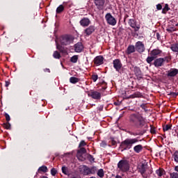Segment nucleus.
I'll use <instances>...</instances> for the list:
<instances>
[{"mask_svg": "<svg viewBox=\"0 0 178 178\" xmlns=\"http://www.w3.org/2000/svg\"><path fill=\"white\" fill-rule=\"evenodd\" d=\"M9 84H10L9 81H6V87H9Z\"/></svg>", "mask_w": 178, "mask_h": 178, "instance_id": "nucleus-48", "label": "nucleus"}, {"mask_svg": "<svg viewBox=\"0 0 178 178\" xmlns=\"http://www.w3.org/2000/svg\"><path fill=\"white\" fill-rule=\"evenodd\" d=\"M48 70V72H49V70Z\"/></svg>", "mask_w": 178, "mask_h": 178, "instance_id": "nucleus-54", "label": "nucleus"}, {"mask_svg": "<svg viewBox=\"0 0 178 178\" xmlns=\"http://www.w3.org/2000/svg\"><path fill=\"white\" fill-rule=\"evenodd\" d=\"M106 22H107V24L110 26H116V23L118 22L116 21V19L112 16V14L110 13H107L105 15Z\"/></svg>", "mask_w": 178, "mask_h": 178, "instance_id": "nucleus-5", "label": "nucleus"}, {"mask_svg": "<svg viewBox=\"0 0 178 178\" xmlns=\"http://www.w3.org/2000/svg\"><path fill=\"white\" fill-rule=\"evenodd\" d=\"M178 74V69L177 68H170L167 72L168 77H176Z\"/></svg>", "mask_w": 178, "mask_h": 178, "instance_id": "nucleus-10", "label": "nucleus"}, {"mask_svg": "<svg viewBox=\"0 0 178 178\" xmlns=\"http://www.w3.org/2000/svg\"><path fill=\"white\" fill-rule=\"evenodd\" d=\"M97 176H99V177H104V170L103 169H100L98 170Z\"/></svg>", "mask_w": 178, "mask_h": 178, "instance_id": "nucleus-37", "label": "nucleus"}, {"mask_svg": "<svg viewBox=\"0 0 178 178\" xmlns=\"http://www.w3.org/2000/svg\"><path fill=\"white\" fill-rule=\"evenodd\" d=\"M169 10H170L169 5L168 3L165 4L164 8L162 9V13H163V15H166Z\"/></svg>", "mask_w": 178, "mask_h": 178, "instance_id": "nucleus-25", "label": "nucleus"}, {"mask_svg": "<svg viewBox=\"0 0 178 178\" xmlns=\"http://www.w3.org/2000/svg\"><path fill=\"white\" fill-rule=\"evenodd\" d=\"M3 128L6 129L7 130H9L10 129V124L9 122H6L3 124Z\"/></svg>", "mask_w": 178, "mask_h": 178, "instance_id": "nucleus-40", "label": "nucleus"}, {"mask_svg": "<svg viewBox=\"0 0 178 178\" xmlns=\"http://www.w3.org/2000/svg\"><path fill=\"white\" fill-rule=\"evenodd\" d=\"M175 172H178V166L177 165L175 167Z\"/></svg>", "mask_w": 178, "mask_h": 178, "instance_id": "nucleus-50", "label": "nucleus"}, {"mask_svg": "<svg viewBox=\"0 0 178 178\" xmlns=\"http://www.w3.org/2000/svg\"><path fill=\"white\" fill-rule=\"evenodd\" d=\"M95 31V26H90L89 27L86 28L83 33L86 36L91 35Z\"/></svg>", "mask_w": 178, "mask_h": 178, "instance_id": "nucleus-12", "label": "nucleus"}, {"mask_svg": "<svg viewBox=\"0 0 178 178\" xmlns=\"http://www.w3.org/2000/svg\"><path fill=\"white\" fill-rule=\"evenodd\" d=\"M133 52H136V47L134 45H129L127 50V54L130 55V54H133Z\"/></svg>", "mask_w": 178, "mask_h": 178, "instance_id": "nucleus-23", "label": "nucleus"}, {"mask_svg": "<svg viewBox=\"0 0 178 178\" xmlns=\"http://www.w3.org/2000/svg\"><path fill=\"white\" fill-rule=\"evenodd\" d=\"M171 129H172V125L170 124H167L163 127V131H168Z\"/></svg>", "mask_w": 178, "mask_h": 178, "instance_id": "nucleus-35", "label": "nucleus"}, {"mask_svg": "<svg viewBox=\"0 0 178 178\" xmlns=\"http://www.w3.org/2000/svg\"><path fill=\"white\" fill-rule=\"evenodd\" d=\"M94 63L95 65H97V66H99L104 63V57L101 56H98L94 59Z\"/></svg>", "mask_w": 178, "mask_h": 178, "instance_id": "nucleus-15", "label": "nucleus"}, {"mask_svg": "<svg viewBox=\"0 0 178 178\" xmlns=\"http://www.w3.org/2000/svg\"><path fill=\"white\" fill-rule=\"evenodd\" d=\"M95 5H96L97 9L102 10L104 9V5H105V0H94Z\"/></svg>", "mask_w": 178, "mask_h": 178, "instance_id": "nucleus-14", "label": "nucleus"}, {"mask_svg": "<svg viewBox=\"0 0 178 178\" xmlns=\"http://www.w3.org/2000/svg\"><path fill=\"white\" fill-rule=\"evenodd\" d=\"M135 48L136 51L140 53H143L145 51V47L144 46V44H143V42H137L135 45Z\"/></svg>", "mask_w": 178, "mask_h": 178, "instance_id": "nucleus-7", "label": "nucleus"}, {"mask_svg": "<svg viewBox=\"0 0 178 178\" xmlns=\"http://www.w3.org/2000/svg\"><path fill=\"white\" fill-rule=\"evenodd\" d=\"M51 173L52 176H55L56 175V173H57V171H56V170L55 168H52L51 170Z\"/></svg>", "mask_w": 178, "mask_h": 178, "instance_id": "nucleus-44", "label": "nucleus"}, {"mask_svg": "<svg viewBox=\"0 0 178 178\" xmlns=\"http://www.w3.org/2000/svg\"><path fill=\"white\" fill-rule=\"evenodd\" d=\"M129 134H131V136H138L139 134L137 133H134V132H129Z\"/></svg>", "mask_w": 178, "mask_h": 178, "instance_id": "nucleus-47", "label": "nucleus"}, {"mask_svg": "<svg viewBox=\"0 0 178 178\" xmlns=\"http://www.w3.org/2000/svg\"><path fill=\"white\" fill-rule=\"evenodd\" d=\"M38 173H41V172H43V173H47L48 172V168H47V166L43 165L38 168Z\"/></svg>", "mask_w": 178, "mask_h": 178, "instance_id": "nucleus-24", "label": "nucleus"}, {"mask_svg": "<svg viewBox=\"0 0 178 178\" xmlns=\"http://www.w3.org/2000/svg\"><path fill=\"white\" fill-rule=\"evenodd\" d=\"M5 118H6V120L7 122H9L10 120V116H9V114H8L6 113H5Z\"/></svg>", "mask_w": 178, "mask_h": 178, "instance_id": "nucleus-45", "label": "nucleus"}, {"mask_svg": "<svg viewBox=\"0 0 178 178\" xmlns=\"http://www.w3.org/2000/svg\"><path fill=\"white\" fill-rule=\"evenodd\" d=\"M84 49V47L83 46V43L78 42L76 44H74V51L75 52L80 53L81 51Z\"/></svg>", "mask_w": 178, "mask_h": 178, "instance_id": "nucleus-17", "label": "nucleus"}, {"mask_svg": "<svg viewBox=\"0 0 178 178\" xmlns=\"http://www.w3.org/2000/svg\"><path fill=\"white\" fill-rule=\"evenodd\" d=\"M57 49H59L60 52H62V54H67V50L59 44H57Z\"/></svg>", "mask_w": 178, "mask_h": 178, "instance_id": "nucleus-31", "label": "nucleus"}, {"mask_svg": "<svg viewBox=\"0 0 178 178\" xmlns=\"http://www.w3.org/2000/svg\"><path fill=\"white\" fill-rule=\"evenodd\" d=\"M88 96L91 97L93 99H99L101 98V92L95 90H91L89 92Z\"/></svg>", "mask_w": 178, "mask_h": 178, "instance_id": "nucleus-8", "label": "nucleus"}, {"mask_svg": "<svg viewBox=\"0 0 178 178\" xmlns=\"http://www.w3.org/2000/svg\"><path fill=\"white\" fill-rule=\"evenodd\" d=\"M62 172L66 176H70V171H69V168L66 165H63L61 168Z\"/></svg>", "mask_w": 178, "mask_h": 178, "instance_id": "nucleus-21", "label": "nucleus"}, {"mask_svg": "<svg viewBox=\"0 0 178 178\" xmlns=\"http://www.w3.org/2000/svg\"><path fill=\"white\" fill-rule=\"evenodd\" d=\"M63 10H65V7L63 6V5H60L57 8H56V13L59 14V13H62V12H63Z\"/></svg>", "mask_w": 178, "mask_h": 178, "instance_id": "nucleus-30", "label": "nucleus"}, {"mask_svg": "<svg viewBox=\"0 0 178 178\" xmlns=\"http://www.w3.org/2000/svg\"><path fill=\"white\" fill-rule=\"evenodd\" d=\"M156 9L157 10H162V5L161 3H159L156 5Z\"/></svg>", "mask_w": 178, "mask_h": 178, "instance_id": "nucleus-46", "label": "nucleus"}, {"mask_svg": "<svg viewBox=\"0 0 178 178\" xmlns=\"http://www.w3.org/2000/svg\"><path fill=\"white\" fill-rule=\"evenodd\" d=\"M172 158L175 162H177V163H178V151H175L174 152V154H172Z\"/></svg>", "mask_w": 178, "mask_h": 178, "instance_id": "nucleus-34", "label": "nucleus"}, {"mask_svg": "<svg viewBox=\"0 0 178 178\" xmlns=\"http://www.w3.org/2000/svg\"><path fill=\"white\" fill-rule=\"evenodd\" d=\"M115 144H116V142L113 140V145H115Z\"/></svg>", "mask_w": 178, "mask_h": 178, "instance_id": "nucleus-53", "label": "nucleus"}, {"mask_svg": "<svg viewBox=\"0 0 178 178\" xmlns=\"http://www.w3.org/2000/svg\"><path fill=\"white\" fill-rule=\"evenodd\" d=\"M129 24L132 29H134L135 31H138V30H140V26L136 25V21L134 19H129Z\"/></svg>", "mask_w": 178, "mask_h": 178, "instance_id": "nucleus-18", "label": "nucleus"}, {"mask_svg": "<svg viewBox=\"0 0 178 178\" xmlns=\"http://www.w3.org/2000/svg\"><path fill=\"white\" fill-rule=\"evenodd\" d=\"M170 49L172 52H178V43L172 44Z\"/></svg>", "mask_w": 178, "mask_h": 178, "instance_id": "nucleus-27", "label": "nucleus"}, {"mask_svg": "<svg viewBox=\"0 0 178 178\" xmlns=\"http://www.w3.org/2000/svg\"><path fill=\"white\" fill-rule=\"evenodd\" d=\"M80 25L82 26V27H88L90 24H91V21H90V19L87 17H83L82 19L79 22Z\"/></svg>", "mask_w": 178, "mask_h": 178, "instance_id": "nucleus-13", "label": "nucleus"}, {"mask_svg": "<svg viewBox=\"0 0 178 178\" xmlns=\"http://www.w3.org/2000/svg\"><path fill=\"white\" fill-rule=\"evenodd\" d=\"M170 178H178V173L177 172H171L170 174Z\"/></svg>", "mask_w": 178, "mask_h": 178, "instance_id": "nucleus-39", "label": "nucleus"}, {"mask_svg": "<svg viewBox=\"0 0 178 178\" xmlns=\"http://www.w3.org/2000/svg\"><path fill=\"white\" fill-rule=\"evenodd\" d=\"M140 108H142V109H145V104H141Z\"/></svg>", "mask_w": 178, "mask_h": 178, "instance_id": "nucleus-49", "label": "nucleus"}, {"mask_svg": "<svg viewBox=\"0 0 178 178\" xmlns=\"http://www.w3.org/2000/svg\"><path fill=\"white\" fill-rule=\"evenodd\" d=\"M140 173L144 178L148 177V175H151L152 173V170L148 171V168L146 166L142 165V168L140 169Z\"/></svg>", "mask_w": 178, "mask_h": 178, "instance_id": "nucleus-6", "label": "nucleus"}, {"mask_svg": "<svg viewBox=\"0 0 178 178\" xmlns=\"http://www.w3.org/2000/svg\"><path fill=\"white\" fill-rule=\"evenodd\" d=\"M79 81H80V79L74 76H72L70 79V82L72 83V84H76V83H79Z\"/></svg>", "mask_w": 178, "mask_h": 178, "instance_id": "nucleus-29", "label": "nucleus"}, {"mask_svg": "<svg viewBox=\"0 0 178 178\" xmlns=\"http://www.w3.org/2000/svg\"><path fill=\"white\" fill-rule=\"evenodd\" d=\"M60 42L62 45H69L73 42V38L68 35H63L60 38Z\"/></svg>", "mask_w": 178, "mask_h": 178, "instance_id": "nucleus-4", "label": "nucleus"}, {"mask_svg": "<svg viewBox=\"0 0 178 178\" xmlns=\"http://www.w3.org/2000/svg\"><path fill=\"white\" fill-rule=\"evenodd\" d=\"M161 54L162 50L155 49L150 51L149 55L150 56H152L154 59H156V58H158V56H160Z\"/></svg>", "mask_w": 178, "mask_h": 178, "instance_id": "nucleus-11", "label": "nucleus"}, {"mask_svg": "<svg viewBox=\"0 0 178 178\" xmlns=\"http://www.w3.org/2000/svg\"><path fill=\"white\" fill-rule=\"evenodd\" d=\"M134 72L137 76L138 79H142L143 74H141V70H140V67H134Z\"/></svg>", "mask_w": 178, "mask_h": 178, "instance_id": "nucleus-19", "label": "nucleus"}, {"mask_svg": "<svg viewBox=\"0 0 178 178\" xmlns=\"http://www.w3.org/2000/svg\"><path fill=\"white\" fill-rule=\"evenodd\" d=\"M156 173L157 176H159V177H161V176H163V175H165V170L162 168H159L156 171Z\"/></svg>", "mask_w": 178, "mask_h": 178, "instance_id": "nucleus-28", "label": "nucleus"}, {"mask_svg": "<svg viewBox=\"0 0 178 178\" xmlns=\"http://www.w3.org/2000/svg\"><path fill=\"white\" fill-rule=\"evenodd\" d=\"M53 56L55 58V59H59L60 58V54H59L58 51H54Z\"/></svg>", "mask_w": 178, "mask_h": 178, "instance_id": "nucleus-36", "label": "nucleus"}, {"mask_svg": "<svg viewBox=\"0 0 178 178\" xmlns=\"http://www.w3.org/2000/svg\"><path fill=\"white\" fill-rule=\"evenodd\" d=\"M92 80L94 82L97 81V80H98V75H97V74L92 75Z\"/></svg>", "mask_w": 178, "mask_h": 178, "instance_id": "nucleus-43", "label": "nucleus"}, {"mask_svg": "<svg viewBox=\"0 0 178 178\" xmlns=\"http://www.w3.org/2000/svg\"><path fill=\"white\" fill-rule=\"evenodd\" d=\"M151 133H155V130L151 129Z\"/></svg>", "mask_w": 178, "mask_h": 178, "instance_id": "nucleus-52", "label": "nucleus"}, {"mask_svg": "<svg viewBox=\"0 0 178 178\" xmlns=\"http://www.w3.org/2000/svg\"><path fill=\"white\" fill-rule=\"evenodd\" d=\"M164 62H165V59L162 58H159L154 60V65L155 67H160V66H162V65H163Z\"/></svg>", "mask_w": 178, "mask_h": 178, "instance_id": "nucleus-16", "label": "nucleus"}, {"mask_svg": "<svg viewBox=\"0 0 178 178\" xmlns=\"http://www.w3.org/2000/svg\"><path fill=\"white\" fill-rule=\"evenodd\" d=\"M134 151L136 154H140L143 151V145H138L134 147Z\"/></svg>", "mask_w": 178, "mask_h": 178, "instance_id": "nucleus-22", "label": "nucleus"}, {"mask_svg": "<svg viewBox=\"0 0 178 178\" xmlns=\"http://www.w3.org/2000/svg\"><path fill=\"white\" fill-rule=\"evenodd\" d=\"M78 152L79 154H86V152H87V150L84 147H81Z\"/></svg>", "mask_w": 178, "mask_h": 178, "instance_id": "nucleus-41", "label": "nucleus"}, {"mask_svg": "<svg viewBox=\"0 0 178 178\" xmlns=\"http://www.w3.org/2000/svg\"><path fill=\"white\" fill-rule=\"evenodd\" d=\"M115 178H122V176H120V175H116Z\"/></svg>", "mask_w": 178, "mask_h": 178, "instance_id": "nucleus-51", "label": "nucleus"}, {"mask_svg": "<svg viewBox=\"0 0 178 178\" xmlns=\"http://www.w3.org/2000/svg\"><path fill=\"white\" fill-rule=\"evenodd\" d=\"M129 120L135 124L139 123V126H140V127L145 126V118H144L143 114L140 113L131 114L129 116Z\"/></svg>", "mask_w": 178, "mask_h": 178, "instance_id": "nucleus-1", "label": "nucleus"}, {"mask_svg": "<svg viewBox=\"0 0 178 178\" xmlns=\"http://www.w3.org/2000/svg\"><path fill=\"white\" fill-rule=\"evenodd\" d=\"M113 67L115 69L117 72H120V69H122V62L119 59H115L113 62Z\"/></svg>", "mask_w": 178, "mask_h": 178, "instance_id": "nucleus-9", "label": "nucleus"}, {"mask_svg": "<svg viewBox=\"0 0 178 178\" xmlns=\"http://www.w3.org/2000/svg\"><path fill=\"white\" fill-rule=\"evenodd\" d=\"M138 143V138H127L124 141L122 142L121 146L124 149H130L134 144H137Z\"/></svg>", "mask_w": 178, "mask_h": 178, "instance_id": "nucleus-2", "label": "nucleus"}, {"mask_svg": "<svg viewBox=\"0 0 178 178\" xmlns=\"http://www.w3.org/2000/svg\"><path fill=\"white\" fill-rule=\"evenodd\" d=\"M143 95L140 92H136L133 95H131L128 97V99H133V98H141Z\"/></svg>", "mask_w": 178, "mask_h": 178, "instance_id": "nucleus-20", "label": "nucleus"}, {"mask_svg": "<svg viewBox=\"0 0 178 178\" xmlns=\"http://www.w3.org/2000/svg\"><path fill=\"white\" fill-rule=\"evenodd\" d=\"M118 168L121 172H127L130 169L129 161L127 160H121L118 163Z\"/></svg>", "mask_w": 178, "mask_h": 178, "instance_id": "nucleus-3", "label": "nucleus"}, {"mask_svg": "<svg viewBox=\"0 0 178 178\" xmlns=\"http://www.w3.org/2000/svg\"><path fill=\"white\" fill-rule=\"evenodd\" d=\"M90 175H94L97 172V167H91L90 168Z\"/></svg>", "mask_w": 178, "mask_h": 178, "instance_id": "nucleus-38", "label": "nucleus"}, {"mask_svg": "<svg viewBox=\"0 0 178 178\" xmlns=\"http://www.w3.org/2000/svg\"><path fill=\"white\" fill-rule=\"evenodd\" d=\"M77 60H79V56L77 55L73 56L70 59L72 63H77Z\"/></svg>", "mask_w": 178, "mask_h": 178, "instance_id": "nucleus-32", "label": "nucleus"}, {"mask_svg": "<svg viewBox=\"0 0 178 178\" xmlns=\"http://www.w3.org/2000/svg\"><path fill=\"white\" fill-rule=\"evenodd\" d=\"M83 175H85V176L90 175V168H88V166L84 165L83 167Z\"/></svg>", "mask_w": 178, "mask_h": 178, "instance_id": "nucleus-26", "label": "nucleus"}, {"mask_svg": "<svg viewBox=\"0 0 178 178\" xmlns=\"http://www.w3.org/2000/svg\"><path fill=\"white\" fill-rule=\"evenodd\" d=\"M87 145V143H86V141L81 140L79 143V148H81V147H86Z\"/></svg>", "mask_w": 178, "mask_h": 178, "instance_id": "nucleus-42", "label": "nucleus"}, {"mask_svg": "<svg viewBox=\"0 0 178 178\" xmlns=\"http://www.w3.org/2000/svg\"><path fill=\"white\" fill-rule=\"evenodd\" d=\"M154 59L155 58L152 56H149L147 58L146 62L149 63V65H151V63H152Z\"/></svg>", "mask_w": 178, "mask_h": 178, "instance_id": "nucleus-33", "label": "nucleus"}]
</instances>
